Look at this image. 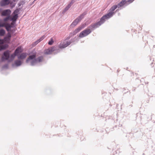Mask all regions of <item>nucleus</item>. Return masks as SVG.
<instances>
[{
  "mask_svg": "<svg viewBox=\"0 0 155 155\" xmlns=\"http://www.w3.org/2000/svg\"><path fill=\"white\" fill-rule=\"evenodd\" d=\"M56 50L57 48H56L55 47H52L45 50L44 51V53L45 54H51L52 52Z\"/></svg>",
  "mask_w": 155,
  "mask_h": 155,
  "instance_id": "9d476101",
  "label": "nucleus"
},
{
  "mask_svg": "<svg viewBox=\"0 0 155 155\" xmlns=\"http://www.w3.org/2000/svg\"><path fill=\"white\" fill-rule=\"evenodd\" d=\"M17 55L16 54H15V53H14V54H12L11 56V58H12V60H13L14 58Z\"/></svg>",
  "mask_w": 155,
  "mask_h": 155,
  "instance_id": "b1692460",
  "label": "nucleus"
},
{
  "mask_svg": "<svg viewBox=\"0 0 155 155\" xmlns=\"http://www.w3.org/2000/svg\"><path fill=\"white\" fill-rule=\"evenodd\" d=\"M36 0H34V1H36Z\"/></svg>",
  "mask_w": 155,
  "mask_h": 155,
  "instance_id": "2f4dec72",
  "label": "nucleus"
},
{
  "mask_svg": "<svg viewBox=\"0 0 155 155\" xmlns=\"http://www.w3.org/2000/svg\"><path fill=\"white\" fill-rule=\"evenodd\" d=\"M54 42V40L52 38H51L50 40L48 42V44L49 45H51Z\"/></svg>",
  "mask_w": 155,
  "mask_h": 155,
  "instance_id": "4be33fe9",
  "label": "nucleus"
},
{
  "mask_svg": "<svg viewBox=\"0 0 155 155\" xmlns=\"http://www.w3.org/2000/svg\"><path fill=\"white\" fill-rule=\"evenodd\" d=\"M70 7H71L68 5L63 11V13H64L66 12L68 10Z\"/></svg>",
  "mask_w": 155,
  "mask_h": 155,
  "instance_id": "6ab92c4d",
  "label": "nucleus"
},
{
  "mask_svg": "<svg viewBox=\"0 0 155 155\" xmlns=\"http://www.w3.org/2000/svg\"><path fill=\"white\" fill-rule=\"evenodd\" d=\"M45 38V35L43 36L42 37H41V38H40L39 39H38L39 41H40V42H41V41H42V40H43Z\"/></svg>",
  "mask_w": 155,
  "mask_h": 155,
  "instance_id": "393cba45",
  "label": "nucleus"
},
{
  "mask_svg": "<svg viewBox=\"0 0 155 155\" xmlns=\"http://www.w3.org/2000/svg\"><path fill=\"white\" fill-rule=\"evenodd\" d=\"M22 51L21 48V47H18L16 49L14 52L15 54H16L21 52Z\"/></svg>",
  "mask_w": 155,
  "mask_h": 155,
  "instance_id": "2eb2a0df",
  "label": "nucleus"
},
{
  "mask_svg": "<svg viewBox=\"0 0 155 155\" xmlns=\"http://www.w3.org/2000/svg\"><path fill=\"white\" fill-rule=\"evenodd\" d=\"M15 21H12L11 24L8 23H5V27L7 31H10L12 33H14L15 31V29L12 28H13L15 27Z\"/></svg>",
  "mask_w": 155,
  "mask_h": 155,
  "instance_id": "20e7f679",
  "label": "nucleus"
},
{
  "mask_svg": "<svg viewBox=\"0 0 155 155\" xmlns=\"http://www.w3.org/2000/svg\"><path fill=\"white\" fill-rule=\"evenodd\" d=\"M72 5L73 4H71V3L70 2V3L68 4V5L70 7H71Z\"/></svg>",
  "mask_w": 155,
  "mask_h": 155,
  "instance_id": "c756f323",
  "label": "nucleus"
},
{
  "mask_svg": "<svg viewBox=\"0 0 155 155\" xmlns=\"http://www.w3.org/2000/svg\"><path fill=\"white\" fill-rule=\"evenodd\" d=\"M105 19L104 18L102 20V17L101 18L100 21L94 24H91L90 26L88 27L89 29H90L92 31H93L95 28H98L100 26L101 24H103L105 21Z\"/></svg>",
  "mask_w": 155,
  "mask_h": 155,
  "instance_id": "39448f33",
  "label": "nucleus"
},
{
  "mask_svg": "<svg viewBox=\"0 0 155 155\" xmlns=\"http://www.w3.org/2000/svg\"><path fill=\"white\" fill-rule=\"evenodd\" d=\"M22 63V62L19 60H16L15 61L14 64H13V67H18L21 65Z\"/></svg>",
  "mask_w": 155,
  "mask_h": 155,
  "instance_id": "f8f14e48",
  "label": "nucleus"
},
{
  "mask_svg": "<svg viewBox=\"0 0 155 155\" xmlns=\"http://www.w3.org/2000/svg\"><path fill=\"white\" fill-rule=\"evenodd\" d=\"M11 18V17H10V16H7V17H6L5 18H4V21L5 22L9 20Z\"/></svg>",
  "mask_w": 155,
  "mask_h": 155,
  "instance_id": "aec40b11",
  "label": "nucleus"
},
{
  "mask_svg": "<svg viewBox=\"0 0 155 155\" xmlns=\"http://www.w3.org/2000/svg\"><path fill=\"white\" fill-rule=\"evenodd\" d=\"M134 0H127V1L128 4L132 3Z\"/></svg>",
  "mask_w": 155,
  "mask_h": 155,
  "instance_id": "bb28decb",
  "label": "nucleus"
},
{
  "mask_svg": "<svg viewBox=\"0 0 155 155\" xmlns=\"http://www.w3.org/2000/svg\"><path fill=\"white\" fill-rule=\"evenodd\" d=\"M87 13L86 12H84L81 14L71 24V26L72 27H73L76 25L83 18H84V16Z\"/></svg>",
  "mask_w": 155,
  "mask_h": 155,
  "instance_id": "423d86ee",
  "label": "nucleus"
},
{
  "mask_svg": "<svg viewBox=\"0 0 155 155\" xmlns=\"http://www.w3.org/2000/svg\"><path fill=\"white\" fill-rule=\"evenodd\" d=\"M75 2V0H72L71 2H70V3H71V4H73Z\"/></svg>",
  "mask_w": 155,
  "mask_h": 155,
  "instance_id": "cd10ccee",
  "label": "nucleus"
},
{
  "mask_svg": "<svg viewBox=\"0 0 155 155\" xmlns=\"http://www.w3.org/2000/svg\"><path fill=\"white\" fill-rule=\"evenodd\" d=\"M8 64H5L4 66H3L2 68V69H3L5 68H8Z\"/></svg>",
  "mask_w": 155,
  "mask_h": 155,
  "instance_id": "5701e85b",
  "label": "nucleus"
},
{
  "mask_svg": "<svg viewBox=\"0 0 155 155\" xmlns=\"http://www.w3.org/2000/svg\"><path fill=\"white\" fill-rule=\"evenodd\" d=\"M72 5L73 4H71V3L70 2V3L68 4V5L70 7H71Z\"/></svg>",
  "mask_w": 155,
  "mask_h": 155,
  "instance_id": "c85d7f7f",
  "label": "nucleus"
},
{
  "mask_svg": "<svg viewBox=\"0 0 155 155\" xmlns=\"http://www.w3.org/2000/svg\"><path fill=\"white\" fill-rule=\"evenodd\" d=\"M71 42H71V41H68L64 42V43H61L59 45V48H64L69 45Z\"/></svg>",
  "mask_w": 155,
  "mask_h": 155,
  "instance_id": "1a4fd4ad",
  "label": "nucleus"
},
{
  "mask_svg": "<svg viewBox=\"0 0 155 155\" xmlns=\"http://www.w3.org/2000/svg\"><path fill=\"white\" fill-rule=\"evenodd\" d=\"M5 31L3 29H0V36H4L5 34Z\"/></svg>",
  "mask_w": 155,
  "mask_h": 155,
  "instance_id": "a211bd4d",
  "label": "nucleus"
},
{
  "mask_svg": "<svg viewBox=\"0 0 155 155\" xmlns=\"http://www.w3.org/2000/svg\"><path fill=\"white\" fill-rule=\"evenodd\" d=\"M27 56V54L25 53H22L18 57L19 59H23L25 58Z\"/></svg>",
  "mask_w": 155,
  "mask_h": 155,
  "instance_id": "dca6fc26",
  "label": "nucleus"
},
{
  "mask_svg": "<svg viewBox=\"0 0 155 155\" xmlns=\"http://www.w3.org/2000/svg\"><path fill=\"white\" fill-rule=\"evenodd\" d=\"M9 51L7 50L4 52L3 55L0 59V64L2 62L4 61L5 60H7L9 58Z\"/></svg>",
  "mask_w": 155,
  "mask_h": 155,
  "instance_id": "6e6552de",
  "label": "nucleus"
},
{
  "mask_svg": "<svg viewBox=\"0 0 155 155\" xmlns=\"http://www.w3.org/2000/svg\"><path fill=\"white\" fill-rule=\"evenodd\" d=\"M84 27V25H83L81 26H79L78 28H76L73 32V35H75L77 33L79 32L80 31H81L82 29Z\"/></svg>",
  "mask_w": 155,
  "mask_h": 155,
  "instance_id": "ddd939ff",
  "label": "nucleus"
},
{
  "mask_svg": "<svg viewBox=\"0 0 155 155\" xmlns=\"http://www.w3.org/2000/svg\"><path fill=\"white\" fill-rule=\"evenodd\" d=\"M11 12L10 9H6L4 10L2 13V15L4 16H10Z\"/></svg>",
  "mask_w": 155,
  "mask_h": 155,
  "instance_id": "9b49d317",
  "label": "nucleus"
},
{
  "mask_svg": "<svg viewBox=\"0 0 155 155\" xmlns=\"http://www.w3.org/2000/svg\"><path fill=\"white\" fill-rule=\"evenodd\" d=\"M40 41H39V40H38H38H37V41H35L33 44V45H37L38 43H39V42H40Z\"/></svg>",
  "mask_w": 155,
  "mask_h": 155,
  "instance_id": "a878e982",
  "label": "nucleus"
},
{
  "mask_svg": "<svg viewBox=\"0 0 155 155\" xmlns=\"http://www.w3.org/2000/svg\"><path fill=\"white\" fill-rule=\"evenodd\" d=\"M91 32V31L90 29H86L81 31L79 35V37L82 38L86 37L90 34Z\"/></svg>",
  "mask_w": 155,
  "mask_h": 155,
  "instance_id": "0eeeda50",
  "label": "nucleus"
},
{
  "mask_svg": "<svg viewBox=\"0 0 155 155\" xmlns=\"http://www.w3.org/2000/svg\"><path fill=\"white\" fill-rule=\"evenodd\" d=\"M18 17V15H14L11 18V20L12 21H16Z\"/></svg>",
  "mask_w": 155,
  "mask_h": 155,
  "instance_id": "f3484780",
  "label": "nucleus"
},
{
  "mask_svg": "<svg viewBox=\"0 0 155 155\" xmlns=\"http://www.w3.org/2000/svg\"><path fill=\"white\" fill-rule=\"evenodd\" d=\"M127 3L128 2L126 0H122L117 5H114L109 10V12L108 13L102 17V19L104 18L105 19H107L112 17L115 13V12L114 11L117 8H119L124 5L128 4V3Z\"/></svg>",
  "mask_w": 155,
  "mask_h": 155,
  "instance_id": "f257e3e1",
  "label": "nucleus"
},
{
  "mask_svg": "<svg viewBox=\"0 0 155 155\" xmlns=\"http://www.w3.org/2000/svg\"><path fill=\"white\" fill-rule=\"evenodd\" d=\"M19 10L18 9H16L14 11L13 13V14H14V15H18V13L19 12Z\"/></svg>",
  "mask_w": 155,
  "mask_h": 155,
  "instance_id": "412c9836",
  "label": "nucleus"
},
{
  "mask_svg": "<svg viewBox=\"0 0 155 155\" xmlns=\"http://www.w3.org/2000/svg\"><path fill=\"white\" fill-rule=\"evenodd\" d=\"M12 34L10 31H8L7 35L3 39H0V51L8 47V45L7 44H5L4 42H9L11 37V34Z\"/></svg>",
  "mask_w": 155,
  "mask_h": 155,
  "instance_id": "7ed1b4c3",
  "label": "nucleus"
},
{
  "mask_svg": "<svg viewBox=\"0 0 155 155\" xmlns=\"http://www.w3.org/2000/svg\"><path fill=\"white\" fill-rule=\"evenodd\" d=\"M10 3L9 0H3L0 2V5L1 6H4L8 5Z\"/></svg>",
  "mask_w": 155,
  "mask_h": 155,
  "instance_id": "4468645a",
  "label": "nucleus"
},
{
  "mask_svg": "<svg viewBox=\"0 0 155 155\" xmlns=\"http://www.w3.org/2000/svg\"><path fill=\"white\" fill-rule=\"evenodd\" d=\"M60 51V50L59 49H58V50H57V52H59Z\"/></svg>",
  "mask_w": 155,
  "mask_h": 155,
  "instance_id": "7c9ffc66",
  "label": "nucleus"
},
{
  "mask_svg": "<svg viewBox=\"0 0 155 155\" xmlns=\"http://www.w3.org/2000/svg\"><path fill=\"white\" fill-rule=\"evenodd\" d=\"M43 60V57L42 56H39L36 58V54H33L29 56L26 60V63H30V64L32 66L36 65L37 63L41 62Z\"/></svg>",
  "mask_w": 155,
  "mask_h": 155,
  "instance_id": "f03ea898",
  "label": "nucleus"
}]
</instances>
